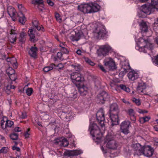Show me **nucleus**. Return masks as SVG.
<instances>
[{"label":"nucleus","mask_w":158,"mask_h":158,"mask_svg":"<svg viewBox=\"0 0 158 158\" xmlns=\"http://www.w3.org/2000/svg\"><path fill=\"white\" fill-rule=\"evenodd\" d=\"M78 9L83 13H89L97 12L100 9V6L97 4L89 3L81 4L78 7Z\"/></svg>","instance_id":"1"},{"label":"nucleus","mask_w":158,"mask_h":158,"mask_svg":"<svg viewBox=\"0 0 158 158\" xmlns=\"http://www.w3.org/2000/svg\"><path fill=\"white\" fill-rule=\"evenodd\" d=\"M155 10L158 11V0H152L150 4H145L141 7L142 12L148 15L154 11Z\"/></svg>","instance_id":"2"},{"label":"nucleus","mask_w":158,"mask_h":158,"mask_svg":"<svg viewBox=\"0 0 158 158\" xmlns=\"http://www.w3.org/2000/svg\"><path fill=\"white\" fill-rule=\"evenodd\" d=\"M106 142L107 143L106 147L109 149H116L118 147L119 143L115 139L114 136L108 134L106 137Z\"/></svg>","instance_id":"3"},{"label":"nucleus","mask_w":158,"mask_h":158,"mask_svg":"<svg viewBox=\"0 0 158 158\" xmlns=\"http://www.w3.org/2000/svg\"><path fill=\"white\" fill-rule=\"evenodd\" d=\"M89 130L90 134L92 137L97 139H100L102 137V134L101 132L100 129L97 124L93 123L89 126Z\"/></svg>","instance_id":"4"},{"label":"nucleus","mask_w":158,"mask_h":158,"mask_svg":"<svg viewBox=\"0 0 158 158\" xmlns=\"http://www.w3.org/2000/svg\"><path fill=\"white\" fill-rule=\"evenodd\" d=\"M71 79L72 82L76 85H79L83 80L81 74L78 72H73L70 74Z\"/></svg>","instance_id":"5"},{"label":"nucleus","mask_w":158,"mask_h":158,"mask_svg":"<svg viewBox=\"0 0 158 158\" xmlns=\"http://www.w3.org/2000/svg\"><path fill=\"white\" fill-rule=\"evenodd\" d=\"M97 119L102 127H104L105 123L104 114L103 109H101L98 111L96 114Z\"/></svg>","instance_id":"6"},{"label":"nucleus","mask_w":158,"mask_h":158,"mask_svg":"<svg viewBox=\"0 0 158 158\" xmlns=\"http://www.w3.org/2000/svg\"><path fill=\"white\" fill-rule=\"evenodd\" d=\"M148 89L143 83H139L137 88V91L141 95H148L150 92Z\"/></svg>","instance_id":"7"},{"label":"nucleus","mask_w":158,"mask_h":158,"mask_svg":"<svg viewBox=\"0 0 158 158\" xmlns=\"http://www.w3.org/2000/svg\"><path fill=\"white\" fill-rule=\"evenodd\" d=\"M111 48L108 45H105L101 46L98 51V54L99 56H106L107 55Z\"/></svg>","instance_id":"8"},{"label":"nucleus","mask_w":158,"mask_h":158,"mask_svg":"<svg viewBox=\"0 0 158 158\" xmlns=\"http://www.w3.org/2000/svg\"><path fill=\"white\" fill-rule=\"evenodd\" d=\"M109 98V96L106 92L102 91L97 95V101L99 103L103 104Z\"/></svg>","instance_id":"9"},{"label":"nucleus","mask_w":158,"mask_h":158,"mask_svg":"<svg viewBox=\"0 0 158 158\" xmlns=\"http://www.w3.org/2000/svg\"><path fill=\"white\" fill-rule=\"evenodd\" d=\"M131 147L133 148L135 153L138 155H142L144 146H142L140 143H137L132 145Z\"/></svg>","instance_id":"10"},{"label":"nucleus","mask_w":158,"mask_h":158,"mask_svg":"<svg viewBox=\"0 0 158 158\" xmlns=\"http://www.w3.org/2000/svg\"><path fill=\"white\" fill-rule=\"evenodd\" d=\"M153 152L154 150L151 146L148 145L144 146L142 155L147 157H150L152 155Z\"/></svg>","instance_id":"11"},{"label":"nucleus","mask_w":158,"mask_h":158,"mask_svg":"<svg viewBox=\"0 0 158 158\" xmlns=\"http://www.w3.org/2000/svg\"><path fill=\"white\" fill-rule=\"evenodd\" d=\"M82 153V151L81 150H67L64 153V155L68 156H74L79 155Z\"/></svg>","instance_id":"12"},{"label":"nucleus","mask_w":158,"mask_h":158,"mask_svg":"<svg viewBox=\"0 0 158 158\" xmlns=\"http://www.w3.org/2000/svg\"><path fill=\"white\" fill-rule=\"evenodd\" d=\"M43 0H32V3L35 5H37V8L41 11L44 10Z\"/></svg>","instance_id":"13"},{"label":"nucleus","mask_w":158,"mask_h":158,"mask_svg":"<svg viewBox=\"0 0 158 158\" xmlns=\"http://www.w3.org/2000/svg\"><path fill=\"white\" fill-rule=\"evenodd\" d=\"M120 129L121 132L125 135L128 133V124L127 121H124L120 125Z\"/></svg>","instance_id":"14"},{"label":"nucleus","mask_w":158,"mask_h":158,"mask_svg":"<svg viewBox=\"0 0 158 158\" xmlns=\"http://www.w3.org/2000/svg\"><path fill=\"white\" fill-rule=\"evenodd\" d=\"M110 117L111 121L112 126L118 125V114L110 113Z\"/></svg>","instance_id":"15"},{"label":"nucleus","mask_w":158,"mask_h":158,"mask_svg":"<svg viewBox=\"0 0 158 158\" xmlns=\"http://www.w3.org/2000/svg\"><path fill=\"white\" fill-rule=\"evenodd\" d=\"M7 12L10 16L11 17L14 21L16 19V11L14 8L9 6L7 8Z\"/></svg>","instance_id":"16"},{"label":"nucleus","mask_w":158,"mask_h":158,"mask_svg":"<svg viewBox=\"0 0 158 158\" xmlns=\"http://www.w3.org/2000/svg\"><path fill=\"white\" fill-rule=\"evenodd\" d=\"M130 70L131 69L129 65V80L133 81L137 79L138 77L137 73L134 70L130 71Z\"/></svg>","instance_id":"17"},{"label":"nucleus","mask_w":158,"mask_h":158,"mask_svg":"<svg viewBox=\"0 0 158 158\" xmlns=\"http://www.w3.org/2000/svg\"><path fill=\"white\" fill-rule=\"evenodd\" d=\"M119 110L118 106L117 104L114 103L112 104L110 107V113L119 114Z\"/></svg>","instance_id":"18"},{"label":"nucleus","mask_w":158,"mask_h":158,"mask_svg":"<svg viewBox=\"0 0 158 158\" xmlns=\"http://www.w3.org/2000/svg\"><path fill=\"white\" fill-rule=\"evenodd\" d=\"M106 31L104 29H100L98 31L95 32V35L98 39H100L103 37H104L106 35Z\"/></svg>","instance_id":"19"},{"label":"nucleus","mask_w":158,"mask_h":158,"mask_svg":"<svg viewBox=\"0 0 158 158\" xmlns=\"http://www.w3.org/2000/svg\"><path fill=\"white\" fill-rule=\"evenodd\" d=\"M79 92L82 96H85L88 93L87 88L84 85L79 87Z\"/></svg>","instance_id":"20"},{"label":"nucleus","mask_w":158,"mask_h":158,"mask_svg":"<svg viewBox=\"0 0 158 158\" xmlns=\"http://www.w3.org/2000/svg\"><path fill=\"white\" fill-rule=\"evenodd\" d=\"M143 42L145 44L143 46L144 48H146L150 50H152L153 48V45L150 43V41L149 40L147 39L145 40L142 39Z\"/></svg>","instance_id":"21"},{"label":"nucleus","mask_w":158,"mask_h":158,"mask_svg":"<svg viewBox=\"0 0 158 158\" xmlns=\"http://www.w3.org/2000/svg\"><path fill=\"white\" fill-rule=\"evenodd\" d=\"M17 16L19 17V22L22 24H24L26 21V19L22 11H20L17 14Z\"/></svg>","instance_id":"22"},{"label":"nucleus","mask_w":158,"mask_h":158,"mask_svg":"<svg viewBox=\"0 0 158 158\" xmlns=\"http://www.w3.org/2000/svg\"><path fill=\"white\" fill-rule=\"evenodd\" d=\"M36 31L34 29H29L28 32V34L30 36V40L31 41H33L35 37Z\"/></svg>","instance_id":"23"},{"label":"nucleus","mask_w":158,"mask_h":158,"mask_svg":"<svg viewBox=\"0 0 158 158\" xmlns=\"http://www.w3.org/2000/svg\"><path fill=\"white\" fill-rule=\"evenodd\" d=\"M6 60L7 62H10L14 68H17V62L15 58L14 57L8 58Z\"/></svg>","instance_id":"24"},{"label":"nucleus","mask_w":158,"mask_h":158,"mask_svg":"<svg viewBox=\"0 0 158 158\" xmlns=\"http://www.w3.org/2000/svg\"><path fill=\"white\" fill-rule=\"evenodd\" d=\"M37 48L36 47H32L29 51V54L33 57H35L36 56Z\"/></svg>","instance_id":"25"},{"label":"nucleus","mask_w":158,"mask_h":158,"mask_svg":"<svg viewBox=\"0 0 158 158\" xmlns=\"http://www.w3.org/2000/svg\"><path fill=\"white\" fill-rule=\"evenodd\" d=\"M105 65L106 66H108L110 68H114L115 64L114 61L112 59L110 58L109 60L106 61L105 63Z\"/></svg>","instance_id":"26"},{"label":"nucleus","mask_w":158,"mask_h":158,"mask_svg":"<svg viewBox=\"0 0 158 158\" xmlns=\"http://www.w3.org/2000/svg\"><path fill=\"white\" fill-rule=\"evenodd\" d=\"M15 88V85H12L11 84H8L6 86H5L4 87V90L7 94H9L10 92V89H14Z\"/></svg>","instance_id":"27"},{"label":"nucleus","mask_w":158,"mask_h":158,"mask_svg":"<svg viewBox=\"0 0 158 158\" xmlns=\"http://www.w3.org/2000/svg\"><path fill=\"white\" fill-rule=\"evenodd\" d=\"M129 115L130 116L131 120L133 123H135L136 120V117L135 115V113L133 109L129 110Z\"/></svg>","instance_id":"28"},{"label":"nucleus","mask_w":158,"mask_h":158,"mask_svg":"<svg viewBox=\"0 0 158 158\" xmlns=\"http://www.w3.org/2000/svg\"><path fill=\"white\" fill-rule=\"evenodd\" d=\"M140 26L142 31L146 32L148 31V26L146 23L144 22H142L140 23Z\"/></svg>","instance_id":"29"},{"label":"nucleus","mask_w":158,"mask_h":158,"mask_svg":"<svg viewBox=\"0 0 158 158\" xmlns=\"http://www.w3.org/2000/svg\"><path fill=\"white\" fill-rule=\"evenodd\" d=\"M81 36V35L80 33L78 32L77 33H76L75 35H72L71 36V38L72 40L73 41H77L80 39Z\"/></svg>","instance_id":"30"},{"label":"nucleus","mask_w":158,"mask_h":158,"mask_svg":"<svg viewBox=\"0 0 158 158\" xmlns=\"http://www.w3.org/2000/svg\"><path fill=\"white\" fill-rule=\"evenodd\" d=\"M26 34L25 32H21L19 38V41L22 43L24 42L26 40Z\"/></svg>","instance_id":"31"},{"label":"nucleus","mask_w":158,"mask_h":158,"mask_svg":"<svg viewBox=\"0 0 158 158\" xmlns=\"http://www.w3.org/2000/svg\"><path fill=\"white\" fill-rule=\"evenodd\" d=\"M55 66L56 65L54 64H52L50 65V66H46L44 67L43 70L44 72H47L52 70L53 69V67Z\"/></svg>","instance_id":"32"},{"label":"nucleus","mask_w":158,"mask_h":158,"mask_svg":"<svg viewBox=\"0 0 158 158\" xmlns=\"http://www.w3.org/2000/svg\"><path fill=\"white\" fill-rule=\"evenodd\" d=\"M69 145V142L67 139L64 138L62 139V141L61 142V143L60 144V145L61 146L64 147H67Z\"/></svg>","instance_id":"33"},{"label":"nucleus","mask_w":158,"mask_h":158,"mask_svg":"<svg viewBox=\"0 0 158 158\" xmlns=\"http://www.w3.org/2000/svg\"><path fill=\"white\" fill-rule=\"evenodd\" d=\"M6 73L8 76L15 73V70L11 67H9L6 70Z\"/></svg>","instance_id":"34"},{"label":"nucleus","mask_w":158,"mask_h":158,"mask_svg":"<svg viewBox=\"0 0 158 158\" xmlns=\"http://www.w3.org/2000/svg\"><path fill=\"white\" fill-rule=\"evenodd\" d=\"M9 40L11 43H14L16 41V35H10L9 36Z\"/></svg>","instance_id":"35"},{"label":"nucleus","mask_w":158,"mask_h":158,"mask_svg":"<svg viewBox=\"0 0 158 158\" xmlns=\"http://www.w3.org/2000/svg\"><path fill=\"white\" fill-rule=\"evenodd\" d=\"M13 124L14 122L13 121L9 120H7L5 124L6 128L8 127H11Z\"/></svg>","instance_id":"36"},{"label":"nucleus","mask_w":158,"mask_h":158,"mask_svg":"<svg viewBox=\"0 0 158 158\" xmlns=\"http://www.w3.org/2000/svg\"><path fill=\"white\" fill-rule=\"evenodd\" d=\"M18 134L15 133H13L10 135V138L13 140H16L18 139Z\"/></svg>","instance_id":"37"},{"label":"nucleus","mask_w":158,"mask_h":158,"mask_svg":"<svg viewBox=\"0 0 158 158\" xmlns=\"http://www.w3.org/2000/svg\"><path fill=\"white\" fill-rule=\"evenodd\" d=\"M131 100L133 102L135 103L137 106H139L141 104L140 100L139 99H137L135 98H133Z\"/></svg>","instance_id":"38"},{"label":"nucleus","mask_w":158,"mask_h":158,"mask_svg":"<svg viewBox=\"0 0 158 158\" xmlns=\"http://www.w3.org/2000/svg\"><path fill=\"white\" fill-rule=\"evenodd\" d=\"M85 61L86 63L91 66H93L95 64V63L88 58H85Z\"/></svg>","instance_id":"39"},{"label":"nucleus","mask_w":158,"mask_h":158,"mask_svg":"<svg viewBox=\"0 0 158 158\" xmlns=\"http://www.w3.org/2000/svg\"><path fill=\"white\" fill-rule=\"evenodd\" d=\"M10 79L12 81H15L17 79V76L15 73L9 76Z\"/></svg>","instance_id":"40"},{"label":"nucleus","mask_w":158,"mask_h":158,"mask_svg":"<svg viewBox=\"0 0 158 158\" xmlns=\"http://www.w3.org/2000/svg\"><path fill=\"white\" fill-rule=\"evenodd\" d=\"M55 18L56 20L59 23H61V22L62 19L60 17V15L58 13H56L55 15Z\"/></svg>","instance_id":"41"},{"label":"nucleus","mask_w":158,"mask_h":158,"mask_svg":"<svg viewBox=\"0 0 158 158\" xmlns=\"http://www.w3.org/2000/svg\"><path fill=\"white\" fill-rule=\"evenodd\" d=\"M33 92V89L32 88H28L26 90V93L29 96L31 95Z\"/></svg>","instance_id":"42"},{"label":"nucleus","mask_w":158,"mask_h":158,"mask_svg":"<svg viewBox=\"0 0 158 158\" xmlns=\"http://www.w3.org/2000/svg\"><path fill=\"white\" fill-rule=\"evenodd\" d=\"M71 66L72 67V68L75 71H77L80 69V67L78 65H74L72 64Z\"/></svg>","instance_id":"43"},{"label":"nucleus","mask_w":158,"mask_h":158,"mask_svg":"<svg viewBox=\"0 0 158 158\" xmlns=\"http://www.w3.org/2000/svg\"><path fill=\"white\" fill-rule=\"evenodd\" d=\"M8 148L6 147H3L0 150V152L3 153H6L8 152Z\"/></svg>","instance_id":"44"},{"label":"nucleus","mask_w":158,"mask_h":158,"mask_svg":"<svg viewBox=\"0 0 158 158\" xmlns=\"http://www.w3.org/2000/svg\"><path fill=\"white\" fill-rule=\"evenodd\" d=\"M18 31L15 30V28H14V29L12 28L11 29L10 35H16Z\"/></svg>","instance_id":"45"},{"label":"nucleus","mask_w":158,"mask_h":158,"mask_svg":"<svg viewBox=\"0 0 158 158\" xmlns=\"http://www.w3.org/2000/svg\"><path fill=\"white\" fill-rule=\"evenodd\" d=\"M38 31H44V27L40 25H38L37 26L35 27Z\"/></svg>","instance_id":"46"},{"label":"nucleus","mask_w":158,"mask_h":158,"mask_svg":"<svg viewBox=\"0 0 158 158\" xmlns=\"http://www.w3.org/2000/svg\"><path fill=\"white\" fill-rule=\"evenodd\" d=\"M62 141L61 139L60 138H57L55 139L54 140V143L56 144L60 145L61 143V142Z\"/></svg>","instance_id":"47"},{"label":"nucleus","mask_w":158,"mask_h":158,"mask_svg":"<svg viewBox=\"0 0 158 158\" xmlns=\"http://www.w3.org/2000/svg\"><path fill=\"white\" fill-rule=\"evenodd\" d=\"M60 50L61 52L65 54H68L69 53V51L67 49L64 47H62V48L60 49Z\"/></svg>","instance_id":"48"},{"label":"nucleus","mask_w":158,"mask_h":158,"mask_svg":"<svg viewBox=\"0 0 158 158\" xmlns=\"http://www.w3.org/2000/svg\"><path fill=\"white\" fill-rule=\"evenodd\" d=\"M119 87L121 88L122 89L126 91H127V88L126 87V86L123 85L121 84L120 85Z\"/></svg>","instance_id":"49"},{"label":"nucleus","mask_w":158,"mask_h":158,"mask_svg":"<svg viewBox=\"0 0 158 158\" xmlns=\"http://www.w3.org/2000/svg\"><path fill=\"white\" fill-rule=\"evenodd\" d=\"M4 123L5 121L3 120V119H2L1 122V126L2 128L3 129L6 128L5 125H4Z\"/></svg>","instance_id":"50"},{"label":"nucleus","mask_w":158,"mask_h":158,"mask_svg":"<svg viewBox=\"0 0 158 158\" xmlns=\"http://www.w3.org/2000/svg\"><path fill=\"white\" fill-rule=\"evenodd\" d=\"M57 57L60 59H62V54L61 52H58L57 54Z\"/></svg>","instance_id":"51"},{"label":"nucleus","mask_w":158,"mask_h":158,"mask_svg":"<svg viewBox=\"0 0 158 158\" xmlns=\"http://www.w3.org/2000/svg\"><path fill=\"white\" fill-rule=\"evenodd\" d=\"M32 23L34 26L35 27L39 25L38 21L36 20H34L33 21Z\"/></svg>","instance_id":"52"},{"label":"nucleus","mask_w":158,"mask_h":158,"mask_svg":"<svg viewBox=\"0 0 158 158\" xmlns=\"http://www.w3.org/2000/svg\"><path fill=\"white\" fill-rule=\"evenodd\" d=\"M30 131V129H27V131H26V133L25 134L24 136H25L26 138H28L29 137V135H30V134L28 133V132Z\"/></svg>","instance_id":"53"},{"label":"nucleus","mask_w":158,"mask_h":158,"mask_svg":"<svg viewBox=\"0 0 158 158\" xmlns=\"http://www.w3.org/2000/svg\"><path fill=\"white\" fill-rule=\"evenodd\" d=\"M47 2L49 5L51 6H53L54 4V3L51 0H47Z\"/></svg>","instance_id":"54"},{"label":"nucleus","mask_w":158,"mask_h":158,"mask_svg":"<svg viewBox=\"0 0 158 158\" xmlns=\"http://www.w3.org/2000/svg\"><path fill=\"white\" fill-rule=\"evenodd\" d=\"M155 58L154 62L155 64L156 65H158V55L155 56Z\"/></svg>","instance_id":"55"},{"label":"nucleus","mask_w":158,"mask_h":158,"mask_svg":"<svg viewBox=\"0 0 158 158\" xmlns=\"http://www.w3.org/2000/svg\"><path fill=\"white\" fill-rule=\"evenodd\" d=\"M14 131L15 132H19L21 131H22V129L21 128L17 127L15 128Z\"/></svg>","instance_id":"56"},{"label":"nucleus","mask_w":158,"mask_h":158,"mask_svg":"<svg viewBox=\"0 0 158 158\" xmlns=\"http://www.w3.org/2000/svg\"><path fill=\"white\" fill-rule=\"evenodd\" d=\"M13 150H16L18 152H20V149L19 147L14 146L12 148Z\"/></svg>","instance_id":"57"},{"label":"nucleus","mask_w":158,"mask_h":158,"mask_svg":"<svg viewBox=\"0 0 158 158\" xmlns=\"http://www.w3.org/2000/svg\"><path fill=\"white\" fill-rule=\"evenodd\" d=\"M27 116L26 113L25 112H23L22 113L21 115V118H23L24 119Z\"/></svg>","instance_id":"58"},{"label":"nucleus","mask_w":158,"mask_h":158,"mask_svg":"<svg viewBox=\"0 0 158 158\" xmlns=\"http://www.w3.org/2000/svg\"><path fill=\"white\" fill-rule=\"evenodd\" d=\"M56 66L58 67L59 69H61L63 68L64 67L63 65L61 63L58 64Z\"/></svg>","instance_id":"59"},{"label":"nucleus","mask_w":158,"mask_h":158,"mask_svg":"<svg viewBox=\"0 0 158 158\" xmlns=\"http://www.w3.org/2000/svg\"><path fill=\"white\" fill-rule=\"evenodd\" d=\"M98 67L103 72H106V71L104 69V67L102 65H98Z\"/></svg>","instance_id":"60"},{"label":"nucleus","mask_w":158,"mask_h":158,"mask_svg":"<svg viewBox=\"0 0 158 158\" xmlns=\"http://www.w3.org/2000/svg\"><path fill=\"white\" fill-rule=\"evenodd\" d=\"M144 117L140 118L139 119V121L141 123H145Z\"/></svg>","instance_id":"61"},{"label":"nucleus","mask_w":158,"mask_h":158,"mask_svg":"<svg viewBox=\"0 0 158 158\" xmlns=\"http://www.w3.org/2000/svg\"><path fill=\"white\" fill-rule=\"evenodd\" d=\"M71 97L73 98V99H74L77 97V95L76 94H73V95H71Z\"/></svg>","instance_id":"62"},{"label":"nucleus","mask_w":158,"mask_h":158,"mask_svg":"<svg viewBox=\"0 0 158 158\" xmlns=\"http://www.w3.org/2000/svg\"><path fill=\"white\" fill-rule=\"evenodd\" d=\"M18 7L19 9L23 10L24 9V7H23L21 4H19L18 6Z\"/></svg>","instance_id":"63"},{"label":"nucleus","mask_w":158,"mask_h":158,"mask_svg":"<svg viewBox=\"0 0 158 158\" xmlns=\"http://www.w3.org/2000/svg\"><path fill=\"white\" fill-rule=\"evenodd\" d=\"M60 46L61 47V48H62V47H65L66 46V45L65 44V43H60Z\"/></svg>","instance_id":"64"}]
</instances>
